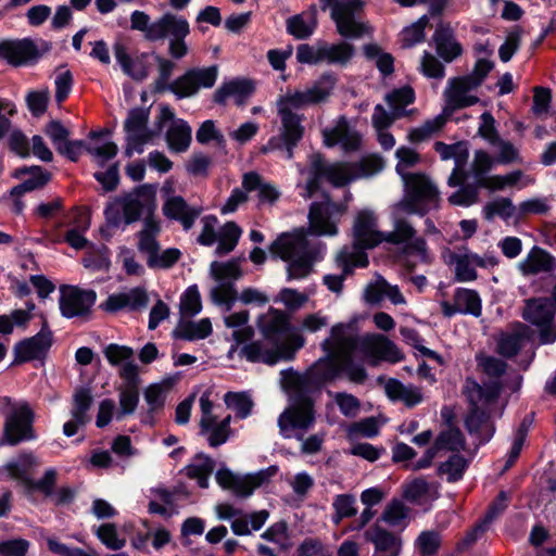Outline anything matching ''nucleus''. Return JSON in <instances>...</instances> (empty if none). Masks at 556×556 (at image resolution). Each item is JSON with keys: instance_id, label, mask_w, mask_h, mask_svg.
Instances as JSON below:
<instances>
[{"instance_id": "4be33fe9", "label": "nucleus", "mask_w": 556, "mask_h": 556, "mask_svg": "<svg viewBox=\"0 0 556 556\" xmlns=\"http://www.w3.org/2000/svg\"><path fill=\"white\" fill-rule=\"evenodd\" d=\"M342 214L343 208L328 199L313 203L308 214L309 231L317 236H336L338 218Z\"/></svg>"}, {"instance_id": "58836bf2", "label": "nucleus", "mask_w": 556, "mask_h": 556, "mask_svg": "<svg viewBox=\"0 0 556 556\" xmlns=\"http://www.w3.org/2000/svg\"><path fill=\"white\" fill-rule=\"evenodd\" d=\"M35 45L28 40L3 41L0 43V58L17 66L31 60L36 55Z\"/></svg>"}, {"instance_id": "864d4df0", "label": "nucleus", "mask_w": 556, "mask_h": 556, "mask_svg": "<svg viewBox=\"0 0 556 556\" xmlns=\"http://www.w3.org/2000/svg\"><path fill=\"white\" fill-rule=\"evenodd\" d=\"M241 233V228L235 222L226 223L218 231L215 253L220 256L231 252L238 244Z\"/></svg>"}, {"instance_id": "cd10ccee", "label": "nucleus", "mask_w": 556, "mask_h": 556, "mask_svg": "<svg viewBox=\"0 0 556 556\" xmlns=\"http://www.w3.org/2000/svg\"><path fill=\"white\" fill-rule=\"evenodd\" d=\"M351 163H333L324 165L321 162L314 163L315 177L307 182V197H312L318 188L317 178L325 177L332 186L343 187L355 180Z\"/></svg>"}, {"instance_id": "7c9ffc66", "label": "nucleus", "mask_w": 556, "mask_h": 556, "mask_svg": "<svg viewBox=\"0 0 556 556\" xmlns=\"http://www.w3.org/2000/svg\"><path fill=\"white\" fill-rule=\"evenodd\" d=\"M434 151L440 155L442 161L453 160L455 166L447 179L450 187L460 186L464 181L462 167L468 159L469 152L465 141H458L453 144H447L442 141H437L433 144Z\"/></svg>"}, {"instance_id": "a18cd8bd", "label": "nucleus", "mask_w": 556, "mask_h": 556, "mask_svg": "<svg viewBox=\"0 0 556 556\" xmlns=\"http://www.w3.org/2000/svg\"><path fill=\"white\" fill-rule=\"evenodd\" d=\"M241 187L245 191H258L261 202L274 203L280 197V192L271 184L265 182L256 172H249L242 176Z\"/></svg>"}, {"instance_id": "8fccbe9b", "label": "nucleus", "mask_w": 556, "mask_h": 556, "mask_svg": "<svg viewBox=\"0 0 556 556\" xmlns=\"http://www.w3.org/2000/svg\"><path fill=\"white\" fill-rule=\"evenodd\" d=\"M212 330L210 318H202L198 321L181 320L175 330V336L188 341L202 340L207 338Z\"/></svg>"}, {"instance_id": "3c124183", "label": "nucleus", "mask_w": 556, "mask_h": 556, "mask_svg": "<svg viewBox=\"0 0 556 556\" xmlns=\"http://www.w3.org/2000/svg\"><path fill=\"white\" fill-rule=\"evenodd\" d=\"M403 253L407 257L406 265L410 270H413L418 263L429 264L432 260L425 239L420 237H416L405 243Z\"/></svg>"}, {"instance_id": "0eeeda50", "label": "nucleus", "mask_w": 556, "mask_h": 556, "mask_svg": "<svg viewBox=\"0 0 556 556\" xmlns=\"http://www.w3.org/2000/svg\"><path fill=\"white\" fill-rule=\"evenodd\" d=\"M156 190L151 185H141L113 198L105 206L106 223L113 227L130 225L142 217H154Z\"/></svg>"}, {"instance_id": "f257e3e1", "label": "nucleus", "mask_w": 556, "mask_h": 556, "mask_svg": "<svg viewBox=\"0 0 556 556\" xmlns=\"http://www.w3.org/2000/svg\"><path fill=\"white\" fill-rule=\"evenodd\" d=\"M257 327L263 340L243 345L239 354L251 363L275 365L279 361H291L305 339L302 334L290 331V321L286 313L269 308L257 319Z\"/></svg>"}, {"instance_id": "37998d69", "label": "nucleus", "mask_w": 556, "mask_h": 556, "mask_svg": "<svg viewBox=\"0 0 556 556\" xmlns=\"http://www.w3.org/2000/svg\"><path fill=\"white\" fill-rule=\"evenodd\" d=\"M433 39L437 46V52L446 62H451L463 52L462 46L455 40L453 31L448 26H439L434 33Z\"/></svg>"}, {"instance_id": "1a4fd4ad", "label": "nucleus", "mask_w": 556, "mask_h": 556, "mask_svg": "<svg viewBox=\"0 0 556 556\" xmlns=\"http://www.w3.org/2000/svg\"><path fill=\"white\" fill-rule=\"evenodd\" d=\"M356 324L339 323L331 327L329 337L321 342L324 351H330L339 356L342 372L354 383H363L367 379V372L363 365L353 362L352 357L356 344Z\"/></svg>"}, {"instance_id": "c03bdc74", "label": "nucleus", "mask_w": 556, "mask_h": 556, "mask_svg": "<svg viewBox=\"0 0 556 556\" xmlns=\"http://www.w3.org/2000/svg\"><path fill=\"white\" fill-rule=\"evenodd\" d=\"M215 468V462L204 453H198L191 462L185 467L186 476L195 479L199 486L205 489L208 486V478Z\"/></svg>"}, {"instance_id": "f704fd0d", "label": "nucleus", "mask_w": 556, "mask_h": 556, "mask_svg": "<svg viewBox=\"0 0 556 556\" xmlns=\"http://www.w3.org/2000/svg\"><path fill=\"white\" fill-rule=\"evenodd\" d=\"M51 344V331L42 329L36 336L25 339L15 345V359L18 363H24L40 358L50 349Z\"/></svg>"}, {"instance_id": "423d86ee", "label": "nucleus", "mask_w": 556, "mask_h": 556, "mask_svg": "<svg viewBox=\"0 0 556 556\" xmlns=\"http://www.w3.org/2000/svg\"><path fill=\"white\" fill-rule=\"evenodd\" d=\"M210 271L216 281V286L211 289V299L216 305L224 306L227 312L232 308L238 299L243 304L265 305L268 303V296L255 288H245L238 295L235 281L242 277L239 261H215L211 264Z\"/></svg>"}, {"instance_id": "ea45409f", "label": "nucleus", "mask_w": 556, "mask_h": 556, "mask_svg": "<svg viewBox=\"0 0 556 556\" xmlns=\"http://www.w3.org/2000/svg\"><path fill=\"white\" fill-rule=\"evenodd\" d=\"M160 233L161 224L156 218L147 217L143 219V226L137 233V248L140 253L146 255V260L161 249V244L157 240Z\"/></svg>"}, {"instance_id": "393cba45", "label": "nucleus", "mask_w": 556, "mask_h": 556, "mask_svg": "<svg viewBox=\"0 0 556 556\" xmlns=\"http://www.w3.org/2000/svg\"><path fill=\"white\" fill-rule=\"evenodd\" d=\"M477 89L478 88L472 86V83L467 80L464 76L450 79L444 91V112L452 116L457 110L477 104L479 102V97L475 94Z\"/></svg>"}, {"instance_id": "680f3d73", "label": "nucleus", "mask_w": 556, "mask_h": 556, "mask_svg": "<svg viewBox=\"0 0 556 556\" xmlns=\"http://www.w3.org/2000/svg\"><path fill=\"white\" fill-rule=\"evenodd\" d=\"M39 464L37 457L33 453H24L18 456L14 462H10L5 465V470L11 478L22 480L25 483H29L28 472L31 468Z\"/></svg>"}, {"instance_id": "79ce46f5", "label": "nucleus", "mask_w": 556, "mask_h": 556, "mask_svg": "<svg viewBox=\"0 0 556 556\" xmlns=\"http://www.w3.org/2000/svg\"><path fill=\"white\" fill-rule=\"evenodd\" d=\"M386 393L392 401H401L407 407H414L424 400L421 390L413 384H403L399 380L390 379L386 384Z\"/></svg>"}, {"instance_id": "603ef678", "label": "nucleus", "mask_w": 556, "mask_h": 556, "mask_svg": "<svg viewBox=\"0 0 556 556\" xmlns=\"http://www.w3.org/2000/svg\"><path fill=\"white\" fill-rule=\"evenodd\" d=\"M103 354L109 364L112 366H119V370L130 364L136 368V372L139 374V367L134 359L135 351L131 348L111 343L104 349Z\"/></svg>"}, {"instance_id": "5fc2aeb1", "label": "nucleus", "mask_w": 556, "mask_h": 556, "mask_svg": "<svg viewBox=\"0 0 556 556\" xmlns=\"http://www.w3.org/2000/svg\"><path fill=\"white\" fill-rule=\"evenodd\" d=\"M268 518L267 510H258L248 516L241 514L231 521V530L236 535H249L252 530H260Z\"/></svg>"}, {"instance_id": "de8ad7c7", "label": "nucleus", "mask_w": 556, "mask_h": 556, "mask_svg": "<svg viewBox=\"0 0 556 556\" xmlns=\"http://www.w3.org/2000/svg\"><path fill=\"white\" fill-rule=\"evenodd\" d=\"M317 26L315 10L302 12L287 20V31L296 39H306Z\"/></svg>"}, {"instance_id": "9d476101", "label": "nucleus", "mask_w": 556, "mask_h": 556, "mask_svg": "<svg viewBox=\"0 0 556 556\" xmlns=\"http://www.w3.org/2000/svg\"><path fill=\"white\" fill-rule=\"evenodd\" d=\"M403 182L404 195L395 204L406 210L408 214L424 216L439 207L440 192L428 176L414 173V176H405Z\"/></svg>"}, {"instance_id": "f3484780", "label": "nucleus", "mask_w": 556, "mask_h": 556, "mask_svg": "<svg viewBox=\"0 0 556 556\" xmlns=\"http://www.w3.org/2000/svg\"><path fill=\"white\" fill-rule=\"evenodd\" d=\"M33 421L34 413L26 403L14 407L5 417L0 446L16 445L22 441L35 440Z\"/></svg>"}, {"instance_id": "5701e85b", "label": "nucleus", "mask_w": 556, "mask_h": 556, "mask_svg": "<svg viewBox=\"0 0 556 556\" xmlns=\"http://www.w3.org/2000/svg\"><path fill=\"white\" fill-rule=\"evenodd\" d=\"M118 376L123 383L117 388L118 391V410L116 419L123 420L126 416L132 415L139 403V384L141 382L139 374L132 365H128L118 370Z\"/></svg>"}, {"instance_id": "4468645a", "label": "nucleus", "mask_w": 556, "mask_h": 556, "mask_svg": "<svg viewBox=\"0 0 556 556\" xmlns=\"http://www.w3.org/2000/svg\"><path fill=\"white\" fill-rule=\"evenodd\" d=\"M522 318L536 327L541 344H552L556 341L555 308L547 298H532L525 301Z\"/></svg>"}, {"instance_id": "e433bc0d", "label": "nucleus", "mask_w": 556, "mask_h": 556, "mask_svg": "<svg viewBox=\"0 0 556 556\" xmlns=\"http://www.w3.org/2000/svg\"><path fill=\"white\" fill-rule=\"evenodd\" d=\"M389 299L392 304H405L406 300L397 286L390 285L383 277L377 276L364 289V300L368 304H379Z\"/></svg>"}, {"instance_id": "7ed1b4c3", "label": "nucleus", "mask_w": 556, "mask_h": 556, "mask_svg": "<svg viewBox=\"0 0 556 556\" xmlns=\"http://www.w3.org/2000/svg\"><path fill=\"white\" fill-rule=\"evenodd\" d=\"M501 389L502 386L496 381L480 386L470 378L466 379L463 387V393L470 406L465 425L479 444L488 442L495 432L491 416L497 407Z\"/></svg>"}, {"instance_id": "bf43d9fd", "label": "nucleus", "mask_w": 556, "mask_h": 556, "mask_svg": "<svg viewBox=\"0 0 556 556\" xmlns=\"http://www.w3.org/2000/svg\"><path fill=\"white\" fill-rule=\"evenodd\" d=\"M116 61L119 63L125 74L137 80L147 77V71L134 62L128 53L127 47L122 42H116L113 47Z\"/></svg>"}, {"instance_id": "e2e57ef3", "label": "nucleus", "mask_w": 556, "mask_h": 556, "mask_svg": "<svg viewBox=\"0 0 556 556\" xmlns=\"http://www.w3.org/2000/svg\"><path fill=\"white\" fill-rule=\"evenodd\" d=\"M451 262L455 265V277L460 282L473 281L477 279L476 264L472 253L453 254Z\"/></svg>"}, {"instance_id": "6e6d98bb", "label": "nucleus", "mask_w": 556, "mask_h": 556, "mask_svg": "<svg viewBox=\"0 0 556 556\" xmlns=\"http://www.w3.org/2000/svg\"><path fill=\"white\" fill-rule=\"evenodd\" d=\"M354 55V47L348 42L323 43V61L328 64L345 65Z\"/></svg>"}, {"instance_id": "0e129e2a", "label": "nucleus", "mask_w": 556, "mask_h": 556, "mask_svg": "<svg viewBox=\"0 0 556 556\" xmlns=\"http://www.w3.org/2000/svg\"><path fill=\"white\" fill-rule=\"evenodd\" d=\"M516 207L511 200L508 198H497L488 202L482 210L483 216L486 220H492L495 217H501L505 220L513 217Z\"/></svg>"}, {"instance_id": "a211bd4d", "label": "nucleus", "mask_w": 556, "mask_h": 556, "mask_svg": "<svg viewBox=\"0 0 556 556\" xmlns=\"http://www.w3.org/2000/svg\"><path fill=\"white\" fill-rule=\"evenodd\" d=\"M157 126L160 129L166 127L165 139L170 151L182 153L189 149L192 140V129L185 119L176 118L170 108L161 106Z\"/></svg>"}, {"instance_id": "412c9836", "label": "nucleus", "mask_w": 556, "mask_h": 556, "mask_svg": "<svg viewBox=\"0 0 556 556\" xmlns=\"http://www.w3.org/2000/svg\"><path fill=\"white\" fill-rule=\"evenodd\" d=\"M60 293L61 314L66 318L89 315L97 299L93 290H85L74 286L62 287Z\"/></svg>"}, {"instance_id": "20e7f679", "label": "nucleus", "mask_w": 556, "mask_h": 556, "mask_svg": "<svg viewBox=\"0 0 556 556\" xmlns=\"http://www.w3.org/2000/svg\"><path fill=\"white\" fill-rule=\"evenodd\" d=\"M324 247L312 245L304 229L280 235L270 245V253L287 262L288 279L307 277L324 252Z\"/></svg>"}, {"instance_id": "f03ea898", "label": "nucleus", "mask_w": 556, "mask_h": 556, "mask_svg": "<svg viewBox=\"0 0 556 556\" xmlns=\"http://www.w3.org/2000/svg\"><path fill=\"white\" fill-rule=\"evenodd\" d=\"M130 27L142 33L148 41L168 39V54L175 60L185 58L189 52L186 38L190 34V24L182 15L165 12L151 22L146 12L136 10L130 15Z\"/></svg>"}, {"instance_id": "69168bd1", "label": "nucleus", "mask_w": 556, "mask_h": 556, "mask_svg": "<svg viewBox=\"0 0 556 556\" xmlns=\"http://www.w3.org/2000/svg\"><path fill=\"white\" fill-rule=\"evenodd\" d=\"M90 226L89 217L80 212L77 213L74 228L70 229L65 235V242L76 250L84 249L88 240L84 237L83 232Z\"/></svg>"}, {"instance_id": "09e8293b", "label": "nucleus", "mask_w": 556, "mask_h": 556, "mask_svg": "<svg viewBox=\"0 0 556 556\" xmlns=\"http://www.w3.org/2000/svg\"><path fill=\"white\" fill-rule=\"evenodd\" d=\"M230 421L231 416L228 415L222 420L215 418L207 425H200L201 434L206 437L210 446L217 447L227 442L230 435Z\"/></svg>"}, {"instance_id": "338daca9", "label": "nucleus", "mask_w": 556, "mask_h": 556, "mask_svg": "<svg viewBox=\"0 0 556 556\" xmlns=\"http://www.w3.org/2000/svg\"><path fill=\"white\" fill-rule=\"evenodd\" d=\"M182 256V253L177 248H168L163 251L157 250L152 256L147 260V265L151 269H169L172 268Z\"/></svg>"}, {"instance_id": "dca6fc26", "label": "nucleus", "mask_w": 556, "mask_h": 556, "mask_svg": "<svg viewBox=\"0 0 556 556\" xmlns=\"http://www.w3.org/2000/svg\"><path fill=\"white\" fill-rule=\"evenodd\" d=\"M355 341V350L372 365H377L381 361L397 363L404 358L397 346L382 334L368 333L361 337L356 327Z\"/></svg>"}, {"instance_id": "4d7b16f0", "label": "nucleus", "mask_w": 556, "mask_h": 556, "mask_svg": "<svg viewBox=\"0 0 556 556\" xmlns=\"http://www.w3.org/2000/svg\"><path fill=\"white\" fill-rule=\"evenodd\" d=\"M465 437L462 431L451 425L442 430L434 441V446L438 451L460 452L465 450Z\"/></svg>"}, {"instance_id": "c9c22d12", "label": "nucleus", "mask_w": 556, "mask_h": 556, "mask_svg": "<svg viewBox=\"0 0 556 556\" xmlns=\"http://www.w3.org/2000/svg\"><path fill=\"white\" fill-rule=\"evenodd\" d=\"M407 215L408 212L396 204L391 207L392 230L384 232L383 242L400 245L416 238V230L407 220Z\"/></svg>"}, {"instance_id": "6e6552de", "label": "nucleus", "mask_w": 556, "mask_h": 556, "mask_svg": "<svg viewBox=\"0 0 556 556\" xmlns=\"http://www.w3.org/2000/svg\"><path fill=\"white\" fill-rule=\"evenodd\" d=\"M159 76L154 81V91H172L178 99L190 98L194 96L200 88H211L216 83L218 70L216 65L205 68H193L187 71L184 75L168 83L174 70L175 63L161 55L155 56Z\"/></svg>"}, {"instance_id": "13d9d810", "label": "nucleus", "mask_w": 556, "mask_h": 556, "mask_svg": "<svg viewBox=\"0 0 556 556\" xmlns=\"http://www.w3.org/2000/svg\"><path fill=\"white\" fill-rule=\"evenodd\" d=\"M250 314L248 311H240L224 317V323L228 328H238L233 331L232 337L237 344L242 343L252 338L254 331L251 327H243L249 321Z\"/></svg>"}, {"instance_id": "b1692460", "label": "nucleus", "mask_w": 556, "mask_h": 556, "mask_svg": "<svg viewBox=\"0 0 556 556\" xmlns=\"http://www.w3.org/2000/svg\"><path fill=\"white\" fill-rule=\"evenodd\" d=\"M326 147L340 146L344 152L358 151L362 146V135L353 127L345 116L338 117L333 125L321 131Z\"/></svg>"}, {"instance_id": "052dcab7", "label": "nucleus", "mask_w": 556, "mask_h": 556, "mask_svg": "<svg viewBox=\"0 0 556 556\" xmlns=\"http://www.w3.org/2000/svg\"><path fill=\"white\" fill-rule=\"evenodd\" d=\"M364 54L367 60L375 63L378 71L383 76H389L394 71V59L393 56L383 51L378 45L369 43L364 46Z\"/></svg>"}, {"instance_id": "774afa93", "label": "nucleus", "mask_w": 556, "mask_h": 556, "mask_svg": "<svg viewBox=\"0 0 556 556\" xmlns=\"http://www.w3.org/2000/svg\"><path fill=\"white\" fill-rule=\"evenodd\" d=\"M201 309L202 302L199 289L197 286H190L180 296V315L182 317H192L199 314Z\"/></svg>"}, {"instance_id": "6ab92c4d", "label": "nucleus", "mask_w": 556, "mask_h": 556, "mask_svg": "<svg viewBox=\"0 0 556 556\" xmlns=\"http://www.w3.org/2000/svg\"><path fill=\"white\" fill-rule=\"evenodd\" d=\"M149 111L134 109L129 112L124 129L126 131L125 154L130 157L134 153H142L144 146L152 141L155 132L148 127Z\"/></svg>"}, {"instance_id": "aec40b11", "label": "nucleus", "mask_w": 556, "mask_h": 556, "mask_svg": "<svg viewBox=\"0 0 556 556\" xmlns=\"http://www.w3.org/2000/svg\"><path fill=\"white\" fill-rule=\"evenodd\" d=\"M362 7L363 2L361 0L336 1L331 11V18L342 37L359 38L366 31V26L357 18V13Z\"/></svg>"}, {"instance_id": "9b49d317", "label": "nucleus", "mask_w": 556, "mask_h": 556, "mask_svg": "<svg viewBox=\"0 0 556 556\" xmlns=\"http://www.w3.org/2000/svg\"><path fill=\"white\" fill-rule=\"evenodd\" d=\"M327 356L318 359L305 375L287 369L281 371L282 388L289 392L303 393L311 383H323L334 380L342 372L339 356L325 351Z\"/></svg>"}, {"instance_id": "49530a36", "label": "nucleus", "mask_w": 556, "mask_h": 556, "mask_svg": "<svg viewBox=\"0 0 556 556\" xmlns=\"http://www.w3.org/2000/svg\"><path fill=\"white\" fill-rule=\"evenodd\" d=\"M450 116L443 110L441 114L425 121L418 127L412 128L407 136L408 140L413 143H419L430 139L443 129Z\"/></svg>"}, {"instance_id": "2eb2a0df", "label": "nucleus", "mask_w": 556, "mask_h": 556, "mask_svg": "<svg viewBox=\"0 0 556 556\" xmlns=\"http://www.w3.org/2000/svg\"><path fill=\"white\" fill-rule=\"evenodd\" d=\"M276 472L277 468L274 466L248 475H236L227 468H220L215 478L223 489L230 491L237 497L247 498L257 488L267 483Z\"/></svg>"}, {"instance_id": "c85d7f7f", "label": "nucleus", "mask_w": 556, "mask_h": 556, "mask_svg": "<svg viewBox=\"0 0 556 556\" xmlns=\"http://www.w3.org/2000/svg\"><path fill=\"white\" fill-rule=\"evenodd\" d=\"M440 306L442 314L447 318H451L456 314L479 317L482 312L481 299L478 292L465 288H458L455 290L453 303L442 301Z\"/></svg>"}, {"instance_id": "4c0bfd02", "label": "nucleus", "mask_w": 556, "mask_h": 556, "mask_svg": "<svg viewBox=\"0 0 556 556\" xmlns=\"http://www.w3.org/2000/svg\"><path fill=\"white\" fill-rule=\"evenodd\" d=\"M556 268V260L544 249L534 245L527 256L518 263V269L523 276H534L551 273Z\"/></svg>"}, {"instance_id": "c756f323", "label": "nucleus", "mask_w": 556, "mask_h": 556, "mask_svg": "<svg viewBox=\"0 0 556 556\" xmlns=\"http://www.w3.org/2000/svg\"><path fill=\"white\" fill-rule=\"evenodd\" d=\"M172 389L169 380L151 383L143 390L144 407L140 413L141 422L152 426L155 416L159 415L164 406L167 395Z\"/></svg>"}, {"instance_id": "f8f14e48", "label": "nucleus", "mask_w": 556, "mask_h": 556, "mask_svg": "<svg viewBox=\"0 0 556 556\" xmlns=\"http://www.w3.org/2000/svg\"><path fill=\"white\" fill-rule=\"evenodd\" d=\"M277 114L280 121L278 134L269 138L267 143L261 148L262 153L271 151H283L286 157H293V150L304 136L303 115L290 110L276 101Z\"/></svg>"}, {"instance_id": "ddd939ff", "label": "nucleus", "mask_w": 556, "mask_h": 556, "mask_svg": "<svg viewBox=\"0 0 556 556\" xmlns=\"http://www.w3.org/2000/svg\"><path fill=\"white\" fill-rule=\"evenodd\" d=\"M292 396V404L278 417L279 433L285 439L303 440L305 433L315 424L313 401L302 393Z\"/></svg>"}, {"instance_id": "a19ab883", "label": "nucleus", "mask_w": 556, "mask_h": 556, "mask_svg": "<svg viewBox=\"0 0 556 556\" xmlns=\"http://www.w3.org/2000/svg\"><path fill=\"white\" fill-rule=\"evenodd\" d=\"M253 91V86L245 79H233L220 85L214 93V101L218 104H225L228 99H233L235 103L242 105Z\"/></svg>"}, {"instance_id": "473e14b6", "label": "nucleus", "mask_w": 556, "mask_h": 556, "mask_svg": "<svg viewBox=\"0 0 556 556\" xmlns=\"http://www.w3.org/2000/svg\"><path fill=\"white\" fill-rule=\"evenodd\" d=\"M530 328L520 323L511 324L507 330L498 334L497 352L504 357L516 356L530 338Z\"/></svg>"}, {"instance_id": "39448f33", "label": "nucleus", "mask_w": 556, "mask_h": 556, "mask_svg": "<svg viewBox=\"0 0 556 556\" xmlns=\"http://www.w3.org/2000/svg\"><path fill=\"white\" fill-rule=\"evenodd\" d=\"M353 243L340 250L337 255L338 266L348 273L352 267H366L368 256L365 250L374 249L383 242L384 232L378 229V217L371 210L356 213L352 226Z\"/></svg>"}, {"instance_id": "bb28decb", "label": "nucleus", "mask_w": 556, "mask_h": 556, "mask_svg": "<svg viewBox=\"0 0 556 556\" xmlns=\"http://www.w3.org/2000/svg\"><path fill=\"white\" fill-rule=\"evenodd\" d=\"M364 539L374 545L372 556H400L402 553V538L383 528L379 521L364 532Z\"/></svg>"}, {"instance_id": "72a5a7b5", "label": "nucleus", "mask_w": 556, "mask_h": 556, "mask_svg": "<svg viewBox=\"0 0 556 556\" xmlns=\"http://www.w3.org/2000/svg\"><path fill=\"white\" fill-rule=\"evenodd\" d=\"M163 213L167 218L179 222L185 230H189L201 215L202 207L188 204L180 195H173L165 201Z\"/></svg>"}, {"instance_id": "2f4dec72", "label": "nucleus", "mask_w": 556, "mask_h": 556, "mask_svg": "<svg viewBox=\"0 0 556 556\" xmlns=\"http://www.w3.org/2000/svg\"><path fill=\"white\" fill-rule=\"evenodd\" d=\"M149 295L143 287H136L126 292L113 293L100 305L109 313H116L127 308L129 311H140L148 306Z\"/></svg>"}, {"instance_id": "a878e982", "label": "nucleus", "mask_w": 556, "mask_h": 556, "mask_svg": "<svg viewBox=\"0 0 556 556\" xmlns=\"http://www.w3.org/2000/svg\"><path fill=\"white\" fill-rule=\"evenodd\" d=\"M330 92L331 87L327 86L324 81H317L304 89H288L277 99V102L295 112L305 106L325 101L330 96Z\"/></svg>"}]
</instances>
